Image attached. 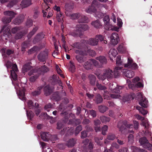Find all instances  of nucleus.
<instances>
[{"label":"nucleus","instance_id":"f257e3e1","mask_svg":"<svg viewBox=\"0 0 152 152\" xmlns=\"http://www.w3.org/2000/svg\"><path fill=\"white\" fill-rule=\"evenodd\" d=\"M5 65L6 66L7 71L8 72L9 68L12 69L10 70L11 78L12 81V83L15 86V88L16 90V93L19 98L21 100L24 102L26 100L25 95L26 83L21 82L20 83H18L16 80L17 76V75L18 72V69L16 64H13L9 61H8Z\"/></svg>","mask_w":152,"mask_h":152},{"label":"nucleus","instance_id":"f03ea898","mask_svg":"<svg viewBox=\"0 0 152 152\" xmlns=\"http://www.w3.org/2000/svg\"><path fill=\"white\" fill-rule=\"evenodd\" d=\"M98 1L96 0H94L92 1L91 5L86 7L85 11L88 14H91L94 13L97 10L96 8H98L101 11L104 10V9L107 10L108 7L106 5L102 4H98Z\"/></svg>","mask_w":152,"mask_h":152},{"label":"nucleus","instance_id":"7ed1b4c3","mask_svg":"<svg viewBox=\"0 0 152 152\" xmlns=\"http://www.w3.org/2000/svg\"><path fill=\"white\" fill-rule=\"evenodd\" d=\"M48 71V69L45 66L40 68L32 69L28 73L29 75H33L29 78V80L31 82H34L39 76V75L43 74Z\"/></svg>","mask_w":152,"mask_h":152},{"label":"nucleus","instance_id":"20e7f679","mask_svg":"<svg viewBox=\"0 0 152 152\" xmlns=\"http://www.w3.org/2000/svg\"><path fill=\"white\" fill-rule=\"evenodd\" d=\"M0 34L1 36L0 37V42L3 43L2 41L7 40L12 36L9 28L6 26H3L1 29Z\"/></svg>","mask_w":152,"mask_h":152},{"label":"nucleus","instance_id":"39448f33","mask_svg":"<svg viewBox=\"0 0 152 152\" xmlns=\"http://www.w3.org/2000/svg\"><path fill=\"white\" fill-rule=\"evenodd\" d=\"M98 78L101 80H103L106 79H107L108 80L112 79L114 75V72H113L112 70L110 69H107L105 70L102 75L96 74Z\"/></svg>","mask_w":152,"mask_h":152},{"label":"nucleus","instance_id":"423d86ee","mask_svg":"<svg viewBox=\"0 0 152 152\" xmlns=\"http://www.w3.org/2000/svg\"><path fill=\"white\" fill-rule=\"evenodd\" d=\"M116 66L115 67L114 70L115 77H117L119 75V71L122 69L124 65L123 64L121 59V56H118L116 58Z\"/></svg>","mask_w":152,"mask_h":152},{"label":"nucleus","instance_id":"0eeeda50","mask_svg":"<svg viewBox=\"0 0 152 152\" xmlns=\"http://www.w3.org/2000/svg\"><path fill=\"white\" fill-rule=\"evenodd\" d=\"M23 28L21 26H16L12 28L11 31L12 34L17 33L15 37L16 39H21L23 36L24 34H26V32L25 33L23 31Z\"/></svg>","mask_w":152,"mask_h":152},{"label":"nucleus","instance_id":"6e6552de","mask_svg":"<svg viewBox=\"0 0 152 152\" xmlns=\"http://www.w3.org/2000/svg\"><path fill=\"white\" fill-rule=\"evenodd\" d=\"M110 96L112 98L115 99H120L122 100L124 102L128 101L130 99H133L134 98V95L132 94L131 95H125L122 98L120 94H110Z\"/></svg>","mask_w":152,"mask_h":152},{"label":"nucleus","instance_id":"1a4fd4ad","mask_svg":"<svg viewBox=\"0 0 152 152\" xmlns=\"http://www.w3.org/2000/svg\"><path fill=\"white\" fill-rule=\"evenodd\" d=\"M139 142L141 145L144 148L148 150H152V145L148 142L146 137H143L140 138L139 140Z\"/></svg>","mask_w":152,"mask_h":152},{"label":"nucleus","instance_id":"9d476101","mask_svg":"<svg viewBox=\"0 0 152 152\" xmlns=\"http://www.w3.org/2000/svg\"><path fill=\"white\" fill-rule=\"evenodd\" d=\"M124 126L128 128H132L133 126L132 124H128L126 120H124L123 121H120L118 125V127L119 129V131L122 133L125 129Z\"/></svg>","mask_w":152,"mask_h":152},{"label":"nucleus","instance_id":"9b49d317","mask_svg":"<svg viewBox=\"0 0 152 152\" xmlns=\"http://www.w3.org/2000/svg\"><path fill=\"white\" fill-rule=\"evenodd\" d=\"M127 63L124 64V67L126 68H130L135 70L138 69V66L135 63L133 62V60L131 58H128Z\"/></svg>","mask_w":152,"mask_h":152},{"label":"nucleus","instance_id":"f8f14e48","mask_svg":"<svg viewBox=\"0 0 152 152\" xmlns=\"http://www.w3.org/2000/svg\"><path fill=\"white\" fill-rule=\"evenodd\" d=\"M138 98L141 99L139 102V104L142 107L146 108L148 107V102L146 98L142 96L141 93L138 92L137 93Z\"/></svg>","mask_w":152,"mask_h":152},{"label":"nucleus","instance_id":"ddd939ff","mask_svg":"<svg viewBox=\"0 0 152 152\" xmlns=\"http://www.w3.org/2000/svg\"><path fill=\"white\" fill-rule=\"evenodd\" d=\"M48 51L47 50H45L41 52L37 56L38 59L43 62L45 61L48 58Z\"/></svg>","mask_w":152,"mask_h":152},{"label":"nucleus","instance_id":"4468645a","mask_svg":"<svg viewBox=\"0 0 152 152\" xmlns=\"http://www.w3.org/2000/svg\"><path fill=\"white\" fill-rule=\"evenodd\" d=\"M110 85L109 88L111 91L112 92L115 93H120L119 90H116L118 88H119L120 89H122L124 87L123 86H118L116 83L115 82L110 83Z\"/></svg>","mask_w":152,"mask_h":152},{"label":"nucleus","instance_id":"2eb2a0df","mask_svg":"<svg viewBox=\"0 0 152 152\" xmlns=\"http://www.w3.org/2000/svg\"><path fill=\"white\" fill-rule=\"evenodd\" d=\"M86 43L87 41L86 40L82 39L80 42H76L74 43L72 46L74 48L80 50L82 49L83 46L86 44Z\"/></svg>","mask_w":152,"mask_h":152},{"label":"nucleus","instance_id":"dca6fc26","mask_svg":"<svg viewBox=\"0 0 152 152\" xmlns=\"http://www.w3.org/2000/svg\"><path fill=\"white\" fill-rule=\"evenodd\" d=\"M134 116L137 119L142 121L141 125L144 127L145 128H148L149 124L148 120L147 118L145 119L144 118L138 114L135 115Z\"/></svg>","mask_w":152,"mask_h":152},{"label":"nucleus","instance_id":"f3484780","mask_svg":"<svg viewBox=\"0 0 152 152\" xmlns=\"http://www.w3.org/2000/svg\"><path fill=\"white\" fill-rule=\"evenodd\" d=\"M110 43L113 45H117L119 41V38L118 34L116 33H113L110 36Z\"/></svg>","mask_w":152,"mask_h":152},{"label":"nucleus","instance_id":"a211bd4d","mask_svg":"<svg viewBox=\"0 0 152 152\" xmlns=\"http://www.w3.org/2000/svg\"><path fill=\"white\" fill-rule=\"evenodd\" d=\"M126 82L129 88L133 91L135 90L136 88H141L143 87V85L140 82H138L136 85H134L132 84L131 81L129 80H127Z\"/></svg>","mask_w":152,"mask_h":152},{"label":"nucleus","instance_id":"6ab92c4d","mask_svg":"<svg viewBox=\"0 0 152 152\" xmlns=\"http://www.w3.org/2000/svg\"><path fill=\"white\" fill-rule=\"evenodd\" d=\"M96 86L99 90H104V94L103 96L104 97V99H108L109 97L107 94H108L109 93L106 90L107 89L106 87L104 86H102L101 84H99L98 82H96Z\"/></svg>","mask_w":152,"mask_h":152},{"label":"nucleus","instance_id":"aec40b11","mask_svg":"<svg viewBox=\"0 0 152 152\" xmlns=\"http://www.w3.org/2000/svg\"><path fill=\"white\" fill-rule=\"evenodd\" d=\"M122 72L125 77L130 78H132L134 75V72L132 70L124 69Z\"/></svg>","mask_w":152,"mask_h":152},{"label":"nucleus","instance_id":"412c9836","mask_svg":"<svg viewBox=\"0 0 152 152\" xmlns=\"http://www.w3.org/2000/svg\"><path fill=\"white\" fill-rule=\"evenodd\" d=\"M104 28L105 30L108 31L112 30L117 31H119V28L112 26L110 23L104 24Z\"/></svg>","mask_w":152,"mask_h":152},{"label":"nucleus","instance_id":"4be33fe9","mask_svg":"<svg viewBox=\"0 0 152 152\" xmlns=\"http://www.w3.org/2000/svg\"><path fill=\"white\" fill-rule=\"evenodd\" d=\"M69 35H71L74 37L79 36L80 38H82V37L83 35L82 33H81L80 31H79V29L77 28V25L76 27V30L70 31L69 32Z\"/></svg>","mask_w":152,"mask_h":152},{"label":"nucleus","instance_id":"5701e85b","mask_svg":"<svg viewBox=\"0 0 152 152\" xmlns=\"http://www.w3.org/2000/svg\"><path fill=\"white\" fill-rule=\"evenodd\" d=\"M45 35L43 33H40L38 34L34 38L33 42L35 44L39 42L44 38Z\"/></svg>","mask_w":152,"mask_h":152},{"label":"nucleus","instance_id":"b1692460","mask_svg":"<svg viewBox=\"0 0 152 152\" xmlns=\"http://www.w3.org/2000/svg\"><path fill=\"white\" fill-rule=\"evenodd\" d=\"M87 44L90 45L95 46L97 45L99 41L97 39L96 37L94 38H91L88 40H86Z\"/></svg>","mask_w":152,"mask_h":152},{"label":"nucleus","instance_id":"393cba45","mask_svg":"<svg viewBox=\"0 0 152 152\" xmlns=\"http://www.w3.org/2000/svg\"><path fill=\"white\" fill-rule=\"evenodd\" d=\"M89 142V140L88 139H86L83 140L82 142L83 145L81 148H80V150H83V152H87L88 150L87 146Z\"/></svg>","mask_w":152,"mask_h":152},{"label":"nucleus","instance_id":"a878e982","mask_svg":"<svg viewBox=\"0 0 152 152\" xmlns=\"http://www.w3.org/2000/svg\"><path fill=\"white\" fill-rule=\"evenodd\" d=\"M32 4V0H23L20 5L22 8L27 7Z\"/></svg>","mask_w":152,"mask_h":152},{"label":"nucleus","instance_id":"bb28decb","mask_svg":"<svg viewBox=\"0 0 152 152\" xmlns=\"http://www.w3.org/2000/svg\"><path fill=\"white\" fill-rule=\"evenodd\" d=\"M108 53L110 60L113 61V59H112V57L115 58L118 54V52L116 49L114 48H112L110 50Z\"/></svg>","mask_w":152,"mask_h":152},{"label":"nucleus","instance_id":"cd10ccee","mask_svg":"<svg viewBox=\"0 0 152 152\" xmlns=\"http://www.w3.org/2000/svg\"><path fill=\"white\" fill-rule=\"evenodd\" d=\"M40 144L43 149V152H53L52 151L48 146L46 145V144L43 142H40Z\"/></svg>","mask_w":152,"mask_h":152},{"label":"nucleus","instance_id":"c85d7f7f","mask_svg":"<svg viewBox=\"0 0 152 152\" xmlns=\"http://www.w3.org/2000/svg\"><path fill=\"white\" fill-rule=\"evenodd\" d=\"M40 134L41 138L43 141H47L50 139V134L49 132H41Z\"/></svg>","mask_w":152,"mask_h":152},{"label":"nucleus","instance_id":"c756f323","mask_svg":"<svg viewBox=\"0 0 152 152\" xmlns=\"http://www.w3.org/2000/svg\"><path fill=\"white\" fill-rule=\"evenodd\" d=\"M77 26L81 33H82V31L87 30L89 28L87 24H78Z\"/></svg>","mask_w":152,"mask_h":152},{"label":"nucleus","instance_id":"7c9ffc66","mask_svg":"<svg viewBox=\"0 0 152 152\" xmlns=\"http://www.w3.org/2000/svg\"><path fill=\"white\" fill-rule=\"evenodd\" d=\"M23 15H20L13 20V23L15 24L19 25L23 22Z\"/></svg>","mask_w":152,"mask_h":152},{"label":"nucleus","instance_id":"2f4dec72","mask_svg":"<svg viewBox=\"0 0 152 152\" xmlns=\"http://www.w3.org/2000/svg\"><path fill=\"white\" fill-rule=\"evenodd\" d=\"M4 14L5 15L9 16V18L12 20L15 17L16 14L14 12L11 11H7L4 12Z\"/></svg>","mask_w":152,"mask_h":152},{"label":"nucleus","instance_id":"473e14b6","mask_svg":"<svg viewBox=\"0 0 152 152\" xmlns=\"http://www.w3.org/2000/svg\"><path fill=\"white\" fill-rule=\"evenodd\" d=\"M31 64L29 62L23 65L22 68V71L23 73H25L31 69L32 67L30 65Z\"/></svg>","mask_w":152,"mask_h":152},{"label":"nucleus","instance_id":"72a5a7b5","mask_svg":"<svg viewBox=\"0 0 152 152\" xmlns=\"http://www.w3.org/2000/svg\"><path fill=\"white\" fill-rule=\"evenodd\" d=\"M76 140L75 139H69L67 141L66 143V146L68 147H72L75 144Z\"/></svg>","mask_w":152,"mask_h":152},{"label":"nucleus","instance_id":"f704fd0d","mask_svg":"<svg viewBox=\"0 0 152 152\" xmlns=\"http://www.w3.org/2000/svg\"><path fill=\"white\" fill-rule=\"evenodd\" d=\"M93 65L91 64L90 59L85 63L83 65L84 67L87 70L91 69L93 68Z\"/></svg>","mask_w":152,"mask_h":152},{"label":"nucleus","instance_id":"c9c22d12","mask_svg":"<svg viewBox=\"0 0 152 152\" xmlns=\"http://www.w3.org/2000/svg\"><path fill=\"white\" fill-rule=\"evenodd\" d=\"M117 50L119 53H124L126 51V48L123 44H121L118 46Z\"/></svg>","mask_w":152,"mask_h":152},{"label":"nucleus","instance_id":"e433bc0d","mask_svg":"<svg viewBox=\"0 0 152 152\" xmlns=\"http://www.w3.org/2000/svg\"><path fill=\"white\" fill-rule=\"evenodd\" d=\"M96 59L98 60L100 63L102 64H106L107 62V59L104 56H100L96 58Z\"/></svg>","mask_w":152,"mask_h":152},{"label":"nucleus","instance_id":"4c0bfd02","mask_svg":"<svg viewBox=\"0 0 152 152\" xmlns=\"http://www.w3.org/2000/svg\"><path fill=\"white\" fill-rule=\"evenodd\" d=\"M88 77L90 84L92 86H94L96 79L95 76L92 74H90L89 75Z\"/></svg>","mask_w":152,"mask_h":152},{"label":"nucleus","instance_id":"58836bf2","mask_svg":"<svg viewBox=\"0 0 152 152\" xmlns=\"http://www.w3.org/2000/svg\"><path fill=\"white\" fill-rule=\"evenodd\" d=\"M78 22L79 23H87L88 22V18L81 14V16L79 18Z\"/></svg>","mask_w":152,"mask_h":152},{"label":"nucleus","instance_id":"ea45409f","mask_svg":"<svg viewBox=\"0 0 152 152\" xmlns=\"http://www.w3.org/2000/svg\"><path fill=\"white\" fill-rule=\"evenodd\" d=\"M52 91V90L49 85L46 86L44 88L45 94L47 96L49 95Z\"/></svg>","mask_w":152,"mask_h":152},{"label":"nucleus","instance_id":"a19ab883","mask_svg":"<svg viewBox=\"0 0 152 152\" xmlns=\"http://www.w3.org/2000/svg\"><path fill=\"white\" fill-rule=\"evenodd\" d=\"M91 24L96 28H100L102 26L99 20H96L92 22Z\"/></svg>","mask_w":152,"mask_h":152},{"label":"nucleus","instance_id":"79ce46f5","mask_svg":"<svg viewBox=\"0 0 152 152\" xmlns=\"http://www.w3.org/2000/svg\"><path fill=\"white\" fill-rule=\"evenodd\" d=\"M75 58L80 63H82L86 60V58L84 56H82L79 55H76Z\"/></svg>","mask_w":152,"mask_h":152},{"label":"nucleus","instance_id":"37998d69","mask_svg":"<svg viewBox=\"0 0 152 152\" xmlns=\"http://www.w3.org/2000/svg\"><path fill=\"white\" fill-rule=\"evenodd\" d=\"M94 100L96 103L99 104L102 102L103 99L99 94H98L95 96Z\"/></svg>","mask_w":152,"mask_h":152},{"label":"nucleus","instance_id":"c03bdc74","mask_svg":"<svg viewBox=\"0 0 152 152\" xmlns=\"http://www.w3.org/2000/svg\"><path fill=\"white\" fill-rule=\"evenodd\" d=\"M42 87L40 86L37 89L31 93V94L34 96H36L40 94L41 93V90L42 89Z\"/></svg>","mask_w":152,"mask_h":152},{"label":"nucleus","instance_id":"a18cd8bd","mask_svg":"<svg viewBox=\"0 0 152 152\" xmlns=\"http://www.w3.org/2000/svg\"><path fill=\"white\" fill-rule=\"evenodd\" d=\"M130 149L132 152H147V151L143 149H140L134 146H131Z\"/></svg>","mask_w":152,"mask_h":152},{"label":"nucleus","instance_id":"49530a36","mask_svg":"<svg viewBox=\"0 0 152 152\" xmlns=\"http://www.w3.org/2000/svg\"><path fill=\"white\" fill-rule=\"evenodd\" d=\"M33 30L31 31L27 35V37L28 38H30L37 31L38 29L37 26H35Z\"/></svg>","mask_w":152,"mask_h":152},{"label":"nucleus","instance_id":"de8ad7c7","mask_svg":"<svg viewBox=\"0 0 152 152\" xmlns=\"http://www.w3.org/2000/svg\"><path fill=\"white\" fill-rule=\"evenodd\" d=\"M113 148L118 149L119 148V146L116 142L113 143L112 144L110 149H109V151L110 152H114V150Z\"/></svg>","mask_w":152,"mask_h":152},{"label":"nucleus","instance_id":"09e8293b","mask_svg":"<svg viewBox=\"0 0 152 152\" xmlns=\"http://www.w3.org/2000/svg\"><path fill=\"white\" fill-rule=\"evenodd\" d=\"M60 99L59 93L58 92H56L53 94L51 97V99L57 101L59 100Z\"/></svg>","mask_w":152,"mask_h":152},{"label":"nucleus","instance_id":"8fccbe9b","mask_svg":"<svg viewBox=\"0 0 152 152\" xmlns=\"http://www.w3.org/2000/svg\"><path fill=\"white\" fill-rule=\"evenodd\" d=\"M40 49V48L37 46H34L28 50V53L29 54H31L36 51L39 50Z\"/></svg>","mask_w":152,"mask_h":152},{"label":"nucleus","instance_id":"3c124183","mask_svg":"<svg viewBox=\"0 0 152 152\" xmlns=\"http://www.w3.org/2000/svg\"><path fill=\"white\" fill-rule=\"evenodd\" d=\"M69 128V127H68V128L66 129L64 128L63 129L62 131H65L66 130H67V134L69 135H72L73 133L74 129L72 127H70V128Z\"/></svg>","mask_w":152,"mask_h":152},{"label":"nucleus","instance_id":"603ef678","mask_svg":"<svg viewBox=\"0 0 152 152\" xmlns=\"http://www.w3.org/2000/svg\"><path fill=\"white\" fill-rule=\"evenodd\" d=\"M100 119L102 122L103 123H106L109 122L110 121V118H109L104 115L101 116Z\"/></svg>","mask_w":152,"mask_h":152},{"label":"nucleus","instance_id":"864d4df0","mask_svg":"<svg viewBox=\"0 0 152 152\" xmlns=\"http://www.w3.org/2000/svg\"><path fill=\"white\" fill-rule=\"evenodd\" d=\"M98 109L100 112L104 113L108 110V108L106 106L101 105L99 106Z\"/></svg>","mask_w":152,"mask_h":152},{"label":"nucleus","instance_id":"5fc2aeb1","mask_svg":"<svg viewBox=\"0 0 152 152\" xmlns=\"http://www.w3.org/2000/svg\"><path fill=\"white\" fill-rule=\"evenodd\" d=\"M12 19L7 17H4L2 19V21L4 24L8 23L10 22Z\"/></svg>","mask_w":152,"mask_h":152},{"label":"nucleus","instance_id":"6e6d98bb","mask_svg":"<svg viewBox=\"0 0 152 152\" xmlns=\"http://www.w3.org/2000/svg\"><path fill=\"white\" fill-rule=\"evenodd\" d=\"M94 16L96 18H101L104 15V14L101 12L96 11L94 13Z\"/></svg>","mask_w":152,"mask_h":152},{"label":"nucleus","instance_id":"4d7b16f0","mask_svg":"<svg viewBox=\"0 0 152 152\" xmlns=\"http://www.w3.org/2000/svg\"><path fill=\"white\" fill-rule=\"evenodd\" d=\"M26 115L28 118L31 120L34 115V113L33 112L31 111H28V110H26Z\"/></svg>","mask_w":152,"mask_h":152},{"label":"nucleus","instance_id":"13d9d810","mask_svg":"<svg viewBox=\"0 0 152 152\" xmlns=\"http://www.w3.org/2000/svg\"><path fill=\"white\" fill-rule=\"evenodd\" d=\"M80 16H81V14L80 13H72L70 16V18L73 20L77 18L79 19V18H80Z\"/></svg>","mask_w":152,"mask_h":152},{"label":"nucleus","instance_id":"bf43d9fd","mask_svg":"<svg viewBox=\"0 0 152 152\" xmlns=\"http://www.w3.org/2000/svg\"><path fill=\"white\" fill-rule=\"evenodd\" d=\"M41 6L42 12L43 10H45L48 11L50 10V5L45 4L42 3L41 5Z\"/></svg>","mask_w":152,"mask_h":152},{"label":"nucleus","instance_id":"052dcab7","mask_svg":"<svg viewBox=\"0 0 152 152\" xmlns=\"http://www.w3.org/2000/svg\"><path fill=\"white\" fill-rule=\"evenodd\" d=\"M19 1V0H13L10 2L9 4L7 5V7L11 8L17 2Z\"/></svg>","mask_w":152,"mask_h":152},{"label":"nucleus","instance_id":"680f3d73","mask_svg":"<svg viewBox=\"0 0 152 152\" xmlns=\"http://www.w3.org/2000/svg\"><path fill=\"white\" fill-rule=\"evenodd\" d=\"M44 115L45 118H46L48 119H50V122L51 124H53L55 122V120L54 118L52 117H50L46 113H44Z\"/></svg>","mask_w":152,"mask_h":152},{"label":"nucleus","instance_id":"e2e57ef3","mask_svg":"<svg viewBox=\"0 0 152 152\" xmlns=\"http://www.w3.org/2000/svg\"><path fill=\"white\" fill-rule=\"evenodd\" d=\"M28 106L29 109H33L34 107V103L31 100H28L27 102Z\"/></svg>","mask_w":152,"mask_h":152},{"label":"nucleus","instance_id":"0e129e2a","mask_svg":"<svg viewBox=\"0 0 152 152\" xmlns=\"http://www.w3.org/2000/svg\"><path fill=\"white\" fill-rule=\"evenodd\" d=\"M82 129V126L81 125H79L77 126L75 129V135H77L80 132Z\"/></svg>","mask_w":152,"mask_h":152},{"label":"nucleus","instance_id":"69168bd1","mask_svg":"<svg viewBox=\"0 0 152 152\" xmlns=\"http://www.w3.org/2000/svg\"><path fill=\"white\" fill-rule=\"evenodd\" d=\"M103 20L104 23V24L109 23L110 20L109 16L108 15H105L104 18Z\"/></svg>","mask_w":152,"mask_h":152},{"label":"nucleus","instance_id":"338daca9","mask_svg":"<svg viewBox=\"0 0 152 152\" xmlns=\"http://www.w3.org/2000/svg\"><path fill=\"white\" fill-rule=\"evenodd\" d=\"M115 138V135L113 134L110 133L107 136V139L109 140H113Z\"/></svg>","mask_w":152,"mask_h":152},{"label":"nucleus","instance_id":"774afa93","mask_svg":"<svg viewBox=\"0 0 152 152\" xmlns=\"http://www.w3.org/2000/svg\"><path fill=\"white\" fill-rule=\"evenodd\" d=\"M33 24V21L32 20L29 19L27 20L26 23V26L28 27L29 28Z\"/></svg>","mask_w":152,"mask_h":152}]
</instances>
